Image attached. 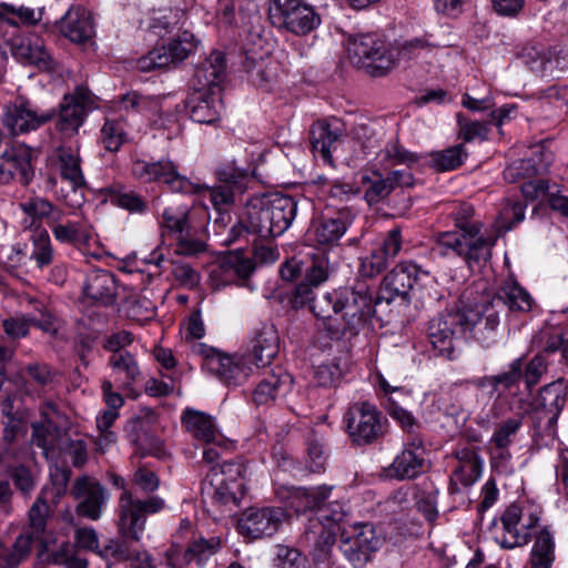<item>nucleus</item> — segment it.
Returning <instances> with one entry per match:
<instances>
[{
	"instance_id": "b1692460",
	"label": "nucleus",
	"mask_w": 568,
	"mask_h": 568,
	"mask_svg": "<svg viewBox=\"0 0 568 568\" xmlns=\"http://www.w3.org/2000/svg\"><path fill=\"white\" fill-rule=\"evenodd\" d=\"M479 448L474 445L458 446L453 456L457 462L448 485L449 494H458L462 487L473 486L481 476L484 462Z\"/></svg>"
},
{
	"instance_id": "39448f33",
	"label": "nucleus",
	"mask_w": 568,
	"mask_h": 568,
	"mask_svg": "<svg viewBox=\"0 0 568 568\" xmlns=\"http://www.w3.org/2000/svg\"><path fill=\"white\" fill-rule=\"evenodd\" d=\"M217 184L215 186H200L204 190L216 211L217 216L214 224L224 226L230 220L227 209L232 206L236 199L245 193L250 182L247 170L241 169L235 161L222 163L216 169Z\"/></svg>"
},
{
	"instance_id": "3c124183",
	"label": "nucleus",
	"mask_w": 568,
	"mask_h": 568,
	"mask_svg": "<svg viewBox=\"0 0 568 568\" xmlns=\"http://www.w3.org/2000/svg\"><path fill=\"white\" fill-rule=\"evenodd\" d=\"M45 561L64 568H88L89 566L88 560L79 555L77 546L70 541H63L57 549L50 551Z\"/></svg>"
},
{
	"instance_id": "7c9ffc66",
	"label": "nucleus",
	"mask_w": 568,
	"mask_h": 568,
	"mask_svg": "<svg viewBox=\"0 0 568 568\" xmlns=\"http://www.w3.org/2000/svg\"><path fill=\"white\" fill-rule=\"evenodd\" d=\"M59 32L74 43H85L94 36V26L90 12L84 8L71 7L55 21Z\"/></svg>"
},
{
	"instance_id": "2eb2a0df",
	"label": "nucleus",
	"mask_w": 568,
	"mask_h": 568,
	"mask_svg": "<svg viewBox=\"0 0 568 568\" xmlns=\"http://www.w3.org/2000/svg\"><path fill=\"white\" fill-rule=\"evenodd\" d=\"M379 544L372 524L348 525L339 534V550L355 568L364 567Z\"/></svg>"
},
{
	"instance_id": "6ab92c4d",
	"label": "nucleus",
	"mask_w": 568,
	"mask_h": 568,
	"mask_svg": "<svg viewBox=\"0 0 568 568\" xmlns=\"http://www.w3.org/2000/svg\"><path fill=\"white\" fill-rule=\"evenodd\" d=\"M60 178L68 185L61 187V197L70 207L77 209L84 203L85 180L81 170V160L77 150L60 146L57 150Z\"/></svg>"
},
{
	"instance_id": "4c0bfd02",
	"label": "nucleus",
	"mask_w": 568,
	"mask_h": 568,
	"mask_svg": "<svg viewBox=\"0 0 568 568\" xmlns=\"http://www.w3.org/2000/svg\"><path fill=\"white\" fill-rule=\"evenodd\" d=\"M551 158L550 152L540 150L539 155L535 152L530 158L515 160L504 170V178L508 183H517L520 180L544 174L549 166Z\"/></svg>"
},
{
	"instance_id": "09e8293b",
	"label": "nucleus",
	"mask_w": 568,
	"mask_h": 568,
	"mask_svg": "<svg viewBox=\"0 0 568 568\" xmlns=\"http://www.w3.org/2000/svg\"><path fill=\"white\" fill-rule=\"evenodd\" d=\"M555 560V541L548 529L544 528L536 536L531 552V568H551Z\"/></svg>"
},
{
	"instance_id": "79ce46f5",
	"label": "nucleus",
	"mask_w": 568,
	"mask_h": 568,
	"mask_svg": "<svg viewBox=\"0 0 568 568\" xmlns=\"http://www.w3.org/2000/svg\"><path fill=\"white\" fill-rule=\"evenodd\" d=\"M332 486L322 485L313 488L293 487L290 495V505L295 508L296 513L306 510H317L325 505L331 495Z\"/></svg>"
},
{
	"instance_id": "393cba45",
	"label": "nucleus",
	"mask_w": 568,
	"mask_h": 568,
	"mask_svg": "<svg viewBox=\"0 0 568 568\" xmlns=\"http://www.w3.org/2000/svg\"><path fill=\"white\" fill-rule=\"evenodd\" d=\"M465 334L471 336L480 346L491 347L497 342V328L499 325V311L494 305H485L481 310H463Z\"/></svg>"
},
{
	"instance_id": "423d86ee",
	"label": "nucleus",
	"mask_w": 568,
	"mask_h": 568,
	"mask_svg": "<svg viewBox=\"0 0 568 568\" xmlns=\"http://www.w3.org/2000/svg\"><path fill=\"white\" fill-rule=\"evenodd\" d=\"M268 19L273 27L295 36H307L322 20L315 9L304 0H268Z\"/></svg>"
},
{
	"instance_id": "4468645a",
	"label": "nucleus",
	"mask_w": 568,
	"mask_h": 568,
	"mask_svg": "<svg viewBox=\"0 0 568 568\" xmlns=\"http://www.w3.org/2000/svg\"><path fill=\"white\" fill-rule=\"evenodd\" d=\"M54 118V108L43 109L24 97H18L6 106L2 123L11 134L18 135L36 131Z\"/></svg>"
},
{
	"instance_id": "69168bd1",
	"label": "nucleus",
	"mask_w": 568,
	"mask_h": 568,
	"mask_svg": "<svg viewBox=\"0 0 568 568\" xmlns=\"http://www.w3.org/2000/svg\"><path fill=\"white\" fill-rule=\"evenodd\" d=\"M318 527V532L307 530L306 535L308 539H314V551L317 559L324 560L327 558L333 546L335 545L336 535L338 534V531L334 530L333 528H327L325 526Z\"/></svg>"
},
{
	"instance_id": "f3484780",
	"label": "nucleus",
	"mask_w": 568,
	"mask_h": 568,
	"mask_svg": "<svg viewBox=\"0 0 568 568\" xmlns=\"http://www.w3.org/2000/svg\"><path fill=\"white\" fill-rule=\"evenodd\" d=\"M197 47V41L190 31H182L168 44L149 51L136 61V68L142 72L168 68L185 60Z\"/></svg>"
},
{
	"instance_id": "de8ad7c7",
	"label": "nucleus",
	"mask_w": 568,
	"mask_h": 568,
	"mask_svg": "<svg viewBox=\"0 0 568 568\" xmlns=\"http://www.w3.org/2000/svg\"><path fill=\"white\" fill-rule=\"evenodd\" d=\"M54 239L63 244L75 245L85 237L84 227L81 221L67 220V214L62 210L58 217L50 225Z\"/></svg>"
},
{
	"instance_id": "6e6552de",
	"label": "nucleus",
	"mask_w": 568,
	"mask_h": 568,
	"mask_svg": "<svg viewBox=\"0 0 568 568\" xmlns=\"http://www.w3.org/2000/svg\"><path fill=\"white\" fill-rule=\"evenodd\" d=\"M353 62L365 69L372 77H383L395 65L394 50L376 34H362L354 38L348 47Z\"/></svg>"
},
{
	"instance_id": "c85d7f7f",
	"label": "nucleus",
	"mask_w": 568,
	"mask_h": 568,
	"mask_svg": "<svg viewBox=\"0 0 568 568\" xmlns=\"http://www.w3.org/2000/svg\"><path fill=\"white\" fill-rule=\"evenodd\" d=\"M566 404V392L561 383H550L540 389L536 415L538 422L536 428H541V419H546L548 436L555 435V425Z\"/></svg>"
},
{
	"instance_id": "ea45409f",
	"label": "nucleus",
	"mask_w": 568,
	"mask_h": 568,
	"mask_svg": "<svg viewBox=\"0 0 568 568\" xmlns=\"http://www.w3.org/2000/svg\"><path fill=\"white\" fill-rule=\"evenodd\" d=\"M255 265L250 260L239 253L229 254L219 264L214 271L215 276L223 285L245 282L254 272Z\"/></svg>"
},
{
	"instance_id": "cd10ccee",
	"label": "nucleus",
	"mask_w": 568,
	"mask_h": 568,
	"mask_svg": "<svg viewBox=\"0 0 568 568\" xmlns=\"http://www.w3.org/2000/svg\"><path fill=\"white\" fill-rule=\"evenodd\" d=\"M182 423L195 439L206 445H216L221 448L232 447V443L216 427L214 418L206 413L186 408L182 415Z\"/></svg>"
},
{
	"instance_id": "e2e57ef3",
	"label": "nucleus",
	"mask_w": 568,
	"mask_h": 568,
	"mask_svg": "<svg viewBox=\"0 0 568 568\" xmlns=\"http://www.w3.org/2000/svg\"><path fill=\"white\" fill-rule=\"evenodd\" d=\"M436 47L437 44L432 42L427 36L408 39L396 44L394 49L396 51L395 58L396 60H413L420 57L423 52H429Z\"/></svg>"
},
{
	"instance_id": "774afa93",
	"label": "nucleus",
	"mask_w": 568,
	"mask_h": 568,
	"mask_svg": "<svg viewBox=\"0 0 568 568\" xmlns=\"http://www.w3.org/2000/svg\"><path fill=\"white\" fill-rule=\"evenodd\" d=\"M517 57L530 71L541 75L547 70V65L551 62L550 58L544 51L530 45H525Z\"/></svg>"
},
{
	"instance_id": "f704fd0d",
	"label": "nucleus",
	"mask_w": 568,
	"mask_h": 568,
	"mask_svg": "<svg viewBox=\"0 0 568 568\" xmlns=\"http://www.w3.org/2000/svg\"><path fill=\"white\" fill-rule=\"evenodd\" d=\"M531 295L514 278L505 280L489 305L506 306L513 313H528L534 305Z\"/></svg>"
},
{
	"instance_id": "58836bf2",
	"label": "nucleus",
	"mask_w": 568,
	"mask_h": 568,
	"mask_svg": "<svg viewBox=\"0 0 568 568\" xmlns=\"http://www.w3.org/2000/svg\"><path fill=\"white\" fill-rule=\"evenodd\" d=\"M50 506L47 499V489L43 488L28 510V527L18 537L28 539V551L31 552L34 540H42L48 526Z\"/></svg>"
},
{
	"instance_id": "338daca9",
	"label": "nucleus",
	"mask_w": 568,
	"mask_h": 568,
	"mask_svg": "<svg viewBox=\"0 0 568 568\" xmlns=\"http://www.w3.org/2000/svg\"><path fill=\"white\" fill-rule=\"evenodd\" d=\"M540 104L552 111L551 115L560 116L568 111V90L549 87L540 97Z\"/></svg>"
},
{
	"instance_id": "473e14b6",
	"label": "nucleus",
	"mask_w": 568,
	"mask_h": 568,
	"mask_svg": "<svg viewBox=\"0 0 568 568\" xmlns=\"http://www.w3.org/2000/svg\"><path fill=\"white\" fill-rule=\"evenodd\" d=\"M11 54L23 64L36 65L39 69H50L51 57L39 40L14 34L8 40Z\"/></svg>"
},
{
	"instance_id": "1a4fd4ad",
	"label": "nucleus",
	"mask_w": 568,
	"mask_h": 568,
	"mask_svg": "<svg viewBox=\"0 0 568 568\" xmlns=\"http://www.w3.org/2000/svg\"><path fill=\"white\" fill-rule=\"evenodd\" d=\"M336 303L339 305L343 321L351 329V336H357L368 325L369 320L376 314V307L381 305L375 304V297L363 284L339 288Z\"/></svg>"
},
{
	"instance_id": "bf43d9fd",
	"label": "nucleus",
	"mask_w": 568,
	"mask_h": 568,
	"mask_svg": "<svg viewBox=\"0 0 568 568\" xmlns=\"http://www.w3.org/2000/svg\"><path fill=\"white\" fill-rule=\"evenodd\" d=\"M524 416H514L503 420L494 430L490 443L496 448L509 447L523 426Z\"/></svg>"
},
{
	"instance_id": "f03ea898",
	"label": "nucleus",
	"mask_w": 568,
	"mask_h": 568,
	"mask_svg": "<svg viewBox=\"0 0 568 568\" xmlns=\"http://www.w3.org/2000/svg\"><path fill=\"white\" fill-rule=\"evenodd\" d=\"M297 213V202L281 193L263 194L251 197L237 224L231 232L233 240L244 233L254 234L262 240L282 235L293 223Z\"/></svg>"
},
{
	"instance_id": "8fccbe9b",
	"label": "nucleus",
	"mask_w": 568,
	"mask_h": 568,
	"mask_svg": "<svg viewBox=\"0 0 568 568\" xmlns=\"http://www.w3.org/2000/svg\"><path fill=\"white\" fill-rule=\"evenodd\" d=\"M130 427L131 440L143 454L158 455L161 452L162 442L159 437L149 433L148 422L144 418H133Z\"/></svg>"
},
{
	"instance_id": "f8f14e48",
	"label": "nucleus",
	"mask_w": 568,
	"mask_h": 568,
	"mask_svg": "<svg viewBox=\"0 0 568 568\" xmlns=\"http://www.w3.org/2000/svg\"><path fill=\"white\" fill-rule=\"evenodd\" d=\"M197 352L203 355V369L216 376L226 386L242 385L253 373L254 365L246 359L245 354L229 356L204 344L197 346Z\"/></svg>"
},
{
	"instance_id": "a19ab883",
	"label": "nucleus",
	"mask_w": 568,
	"mask_h": 568,
	"mask_svg": "<svg viewBox=\"0 0 568 568\" xmlns=\"http://www.w3.org/2000/svg\"><path fill=\"white\" fill-rule=\"evenodd\" d=\"M255 265L250 260L239 253L229 254L219 264L214 271L215 276L223 285L245 282L254 272Z\"/></svg>"
},
{
	"instance_id": "aec40b11",
	"label": "nucleus",
	"mask_w": 568,
	"mask_h": 568,
	"mask_svg": "<svg viewBox=\"0 0 568 568\" xmlns=\"http://www.w3.org/2000/svg\"><path fill=\"white\" fill-rule=\"evenodd\" d=\"M538 521V516L532 513L525 514L519 505L511 504L500 516L503 534L496 540L507 549L525 546L530 541L531 531Z\"/></svg>"
},
{
	"instance_id": "a18cd8bd",
	"label": "nucleus",
	"mask_w": 568,
	"mask_h": 568,
	"mask_svg": "<svg viewBox=\"0 0 568 568\" xmlns=\"http://www.w3.org/2000/svg\"><path fill=\"white\" fill-rule=\"evenodd\" d=\"M220 548L221 539L219 537L205 538L197 536L189 542L187 547L181 554V558L178 557L176 560H181V562L185 565L194 562L197 566H203Z\"/></svg>"
},
{
	"instance_id": "603ef678",
	"label": "nucleus",
	"mask_w": 568,
	"mask_h": 568,
	"mask_svg": "<svg viewBox=\"0 0 568 568\" xmlns=\"http://www.w3.org/2000/svg\"><path fill=\"white\" fill-rule=\"evenodd\" d=\"M108 194L111 204L131 213H144L148 209V204L141 195L123 186H111Z\"/></svg>"
},
{
	"instance_id": "680f3d73",
	"label": "nucleus",
	"mask_w": 568,
	"mask_h": 568,
	"mask_svg": "<svg viewBox=\"0 0 568 568\" xmlns=\"http://www.w3.org/2000/svg\"><path fill=\"white\" fill-rule=\"evenodd\" d=\"M28 539L17 537L11 548L0 544V568H17L29 557Z\"/></svg>"
},
{
	"instance_id": "c756f323",
	"label": "nucleus",
	"mask_w": 568,
	"mask_h": 568,
	"mask_svg": "<svg viewBox=\"0 0 568 568\" xmlns=\"http://www.w3.org/2000/svg\"><path fill=\"white\" fill-rule=\"evenodd\" d=\"M345 124L338 118H329L314 122L310 130V140L315 152H318L325 161L331 160L332 150L342 142L345 136Z\"/></svg>"
},
{
	"instance_id": "37998d69",
	"label": "nucleus",
	"mask_w": 568,
	"mask_h": 568,
	"mask_svg": "<svg viewBox=\"0 0 568 568\" xmlns=\"http://www.w3.org/2000/svg\"><path fill=\"white\" fill-rule=\"evenodd\" d=\"M109 365L120 389H129L141 375L139 364L131 353L112 354L109 358Z\"/></svg>"
},
{
	"instance_id": "bb28decb",
	"label": "nucleus",
	"mask_w": 568,
	"mask_h": 568,
	"mask_svg": "<svg viewBox=\"0 0 568 568\" xmlns=\"http://www.w3.org/2000/svg\"><path fill=\"white\" fill-rule=\"evenodd\" d=\"M352 207L343 206L334 213H323L313 224L315 241L321 245H334L345 234L355 219Z\"/></svg>"
},
{
	"instance_id": "a878e982",
	"label": "nucleus",
	"mask_w": 568,
	"mask_h": 568,
	"mask_svg": "<svg viewBox=\"0 0 568 568\" xmlns=\"http://www.w3.org/2000/svg\"><path fill=\"white\" fill-rule=\"evenodd\" d=\"M278 351L280 335L275 325L263 323L253 331L244 354L254 367L261 368L268 366L278 354Z\"/></svg>"
},
{
	"instance_id": "9b49d317",
	"label": "nucleus",
	"mask_w": 568,
	"mask_h": 568,
	"mask_svg": "<svg viewBox=\"0 0 568 568\" xmlns=\"http://www.w3.org/2000/svg\"><path fill=\"white\" fill-rule=\"evenodd\" d=\"M94 108L91 91L78 85L73 92L63 95L55 109V129L65 138L78 134L89 112Z\"/></svg>"
},
{
	"instance_id": "7ed1b4c3",
	"label": "nucleus",
	"mask_w": 568,
	"mask_h": 568,
	"mask_svg": "<svg viewBox=\"0 0 568 568\" xmlns=\"http://www.w3.org/2000/svg\"><path fill=\"white\" fill-rule=\"evenodd\" d=\"M473 205L463 203L453 213L456 231L442 232L437 235L440 255L450 253L462 257L468 267L481 266L491 256L496 239L481 235V223L473 219Z\"/></svg>"
},
{
	"instance_id": "4be33fe9",
	"label": "nucleus",
	"mask_w": 568,
	"mask_h": 568,
	"mask_svg": "<svg viewBox=\"0 0 568 568\" xmlns=\"http://www.w3.org/2000/svg\"><path fill=\"white\" fill-rule=\"evenodd\" d=\"M286 518L282 507H250L239 519V530L253 539L273 536Z\"/></svg>"
},
{
	"instance_id": "dca6fc26",
	"label": "nucleus",
	"mask_w": 568,
	"mask_h": 568,
	"mask_svg": "<svg viewBox=\"0 0 568 568\" xmlns=\"http://www.w3.org/2000/svg\"><path fill=\"white\" fill-rule=\"evenodd\" d=\"M132 174L143 182H159L176 193H199L200 185L192 183L178 172L176 165L170 160L144 161L136 160L132 164Z\"/></svg>"
},
{
	"instance_id": "0eeeda50",
	"label": "nucleus",
	"mask_w": 568,
	"mask_h": 568,
	"mask_svg": "<svg viewBox=\"0 0 568 568\" xmlns=\"http://www.w3.org/2000/svg\"><path fill=\"white\" fill-rule=\"evenodd\" d=\"M346 432L353 444L357 446L372 445L384 438L388 420L368 402L353 404L344 416Z\"/></svg>"
},
{
	"instance_id": "0e129e2a",
	"label": "nucleus",
	"mask_w": 568,
	"mask_h": 568,
	"mask_svg": "<svg viewBox=\"0 0 568 568\" xmlns=\"http://www.w3.org/2000/svg\"><path fill=\"white\" fill-rule=\"evenodd\" d=\"M524 366H525V356H520L515 358L508 364L506 371L496 374L499 396H501L505 392L510 390L514 387H517L521 381H524Z\"/></svg>"
},
{
	"instance_id": "a211bd4d",
	"label": "nucleus",
	"mask_w": 568,
	"mask_h": 568,
	"mask_svg": "<svg viewBox=\"0 0 568 568\" xmlns=\"http://www.w3.org/2000/svg\"><path fill=\"white\" fill-rule=\"evenodd\" d=\"M32 150L26 144H12L0 131V184L18 180L27 185L33 178Z\"/></svg>"
},
{
	"instance_id": "72a5a7b5",
	"label": "nucleus",
	"mask_w": 568,
	"mask_h": 568,
	"mask_svg": "<svg viewBox=\"0 0 568 568\" xmlns=\"http://www.w3.org/2000/svg\"><path fill=\"white\" fill-rule=\"evenodd\" d=\"M185 108L192 121L200 124H214L221 118L222 100L214 91L199 90L187 98Z\"/></svg>"
},
{
	"instance_id": "e433bc0d",
	"label": "nucleus",
	"mask_w": 568,
	"mask_h": 568,
	"mask_svg": "<svg viewBox=\"0 0 568 568\" xmlns=\"http://www.w3.org/2000/svg\"><path fill=\"white\" fill-rule=\"evenodd\" d=\"M424 463L423 442L418 438H414L394 459L390 468L395 477L399 479H412L423 473Z\"/></svg>"
},
{
	"instance_id": "ddd939ff",
	"label": "nucleus",
	"mask_w": 568,
	"mask_h": 568,
	"mask_svg": "<svg viewBox=\"0 0 568 568\" xmlns=\"http://www.w3.org/2000/svg\"><path fill=\"white\" fill-rule=\"evenodd\" d=\"M162 219V227L176 242V255L196 256L205 251L204 242L196 236L197 231L187 207H166Z\"/></svg>"
},
{
	"instance_id": "412c9836",
	"label": "nucleus",
	"mask_w": 568,
	"mask_h": 568,
	"mask_svg": "<svg viewBox=\"0 0 568 568\" xmlns=\"http://www.w3.org/2000/svg\"><path fill=\"white\" fill-rule=\"evenodd\" d=\"M420 268L415 263H399L385 275L375 297V304L389 305L396 298L409 301V293L418 281Z\"/></svg>"
},
{
	"instance_id": "864d4df0",
	"label": "nucleus",
	"mask_w": 568,
	"mask_h": 568,
	"mask_svg": "<svg viewBox=\"0 0 568 568\" xmlns=\"http://www.w3.org/2000/svg\"><path fill=\"white\" fill-rule=\"evenodd\" d=\"M100 140L105 150L118 152L128 140L124 124L115 119H106L100 132Z\"/></svg>"
},
{
	"instance_id": "20e7f679",
	"label": "nucleus",
	"mask_w": 568,
	"mask_h": 568,
	"mask_svg": "<svg viewBox=\"0 0 568 568\" xmlns=\"http://www.w3.org/2000/svg\"><path fill=\"white\" fill-rule=\"evenodd\" d=\"M246 465L240 460L213 466L206 474L202 490L220 507L239 506L246 493Z\"/></svg>"
},
{
	"instance_id": "49530a36",
	"label": "nucleus",
	"mask_w": 568,
	"mask_h": 568,
	"mask_svg": "<svg viewBox=\"0 0 568 568\" xmlns=\"http://www.w3.org/2000/svg\"><path fill=\"white\" fill-rule=\"evenodd\" d=\"M292 377L287 373L274 374L258 383L253 392V400L257 405L267 404L274 400L278 395H284L291 390Z\"/></svg>"
},
{
	"instance_id": "5fc2aeb1",
	"label": "nucleus",
	"mask_w": 568,
	"mask_h": 568,
	"mask_svg": "<svg viewBox=\"0 0 568 568\" xmlns=\"http://www.w3.org/2000/svg\"><path fill=\"white\" fill-rule=\"evenodd\" d=\"M31 241L33 243L31 258L36 261L38 267L43 268L51 264L53 250L48 231L44 227H37L31 235Z\"/></svg>"
},
{
	"instance_id": "13d9d810",
	"label": "nucleus",
	"mask_w": 568,
	"mask_h": 568,
	"mask_svg": "<svg viewBox=\"0 0 568 568\" xmlns=\"http://www.w3.org/2000/svg\"><path fill=\"white\" fill-rule=\"evenodd\" d=\"M465 156L464 146L458 144L444 151L433 152L430 154V164L437 171H450L460 166Z\"/></svg>"
},
{
	"instance_id": "6e6d98bb",
	"label": "nucleus",
	"mask_w": 568,
	"mask_h": 568,
	"mask_svg": "<svg viewBox=\"0 0 568 568\" xmlns=\"http://www.w3.org/2000/svg\"><path fill=\"white\" fill-rule=\"evenodd\" d=\"M362 184L365 187L364 199L369 205L379 203L392 192L387 179L376 171L373 172V176L364 175Z\"/></svg>"
},
{
	"instance_id": "052dcab7",
	"label": "nucleus",
	"mask_w": 568,
	"mask_h": 568,
	"mask_svg": "<svg viewBox=\"0 0 568 568\" xmlns=\"http://www.w3.org/2000/svg\"><path fill=\"white\" fill-rule=\"evenodd\" d=\"M347 517L348 511L345 509L344 505L334 501L321 508L316 520L318 526H325L327 528L336 527V530L341 534L343 528H347V526H344Z\"/></svg>"
},
{
	"instance_id": "c03bdc74",
	"label": "nucleus",
	"mask_w": 568,
	"mask_h": 568,
	"mask_svg": "<svg viewBox=\"0 0 568 568\" xmlns=\"http://www.w3.org/2000/svg\"><path fill=\"white\" fill-rule=\"evenodd\" d=\"M20 207L27 215L26 224L28 227L33 229L42 227L41 222L47 221L50 226L53 220L58 217L62 209L55 206L44 197H32L23 203H20Z\"/></svg>"
},
{
	"instance_id": "4d7b16f0",
	"label": "nucleus",
	"mask_w": 568,
	"mask_h": 568,
	"mask_svg": "<svg viewBox=\"0 0 568 568\" xmlns=\"http://www.w3.org/2000/svg\"><path fill=\"white\" fill-rule=\"evenodd\" d=\"M7 471L17 490L23 497H30L38 485V474L24 464H17Z\"/></svg>"
},
{
	"instance_id": "5701e85b",
	"label": "nucleus",
	"mask_w": 568,
	"mask_h": 568,
	"mask_svg": "<svg viewBox=\"0 0 568 568\" xmlns=\"http://www.w3.org/2000/svg\"><path fill=\"white\" fill-rule=\"evenodd\" d=\"M71 495L79 500L75 511L79 516L98 520L109 500L105 488L93 477H78L71 488Z\"/></svg>"
},
{
	"instance_id": "c9c22d12",
	"label": "nucleus",
	"mask_w": 568,
	"mask_h": 568,
	"mask_svg": "<svg viewBox=\"0 0 568 568\" xmlns=\"http://www.w3.org/2000/svg\"><path fill=\"white\" fill-rule=\"evenodd\" d=\"M43 420L31 425L32 445L42 449V454L47 459L54 457L61 446V442L65 435L63 430L49 418L47 412H42Z\"/></svg>"
},
{
	"instance_id": "f257e3e1",
	"label": "nucleus",
	"mask_w": 568,
	"mask_h": 568,
	"mask_svg": "<svg viewBox=\"0 0 568 568\" xmlns=\"http://www.w3.org/2000/svg\"><path fill=\"white\" fill-rule=\"evenodd\" d=\"M164 508L165 500L160 496L140 499L130 491H125L119 498L118 537L108 540L102 547L100 557L106 561L116 562L129 561L135 556L140 559L136 545L145 529L146 517Z\"/></svg>"
},
{
	"instance_id": "9d476101",
	"label": "nucleus",
	"mask_w": 568,
	"mask_h": 568,
	"mask_svg": "<svg viewBox=\"0 0 568 568\" xmlns=\"http://www.w3.org/2000/svg\"><path fill=\"white\" fill-rule=\"evenodd\" d=\"M465 335L463 310L439 313L427 326V338L435 355L453 361L457 357L455 341Z\"/></svg>"
},
{
	"instance_id": "2f4dec72",
	"label": "nucleus",
	"mask_w": 568,
	"mask_h": 568,
	"mask_svg": "<svg viewBox=\"0 0 568 568\" xmlns=\"http://www.w3.org/2000/svg\"><path fill=\"white\" fill-rule=\"evenodd\" d=\"M83 293L87 298L102 306H113L118 297V281L106 270H93L85 276Z\"/></svg>"
}]
</instances>
